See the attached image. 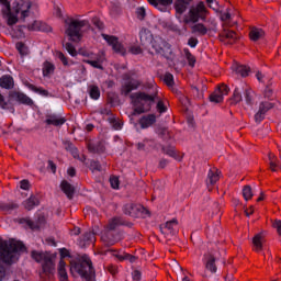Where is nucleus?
I'll use <instances>...</instances> for the list:
<instances>
[{
	"mask_svg": "<svg viewBox=\"0 0 281 281\" xmlns=\"http://www.w3.org/2000/svg\"><path fill=\"white\" fill-rule=\"evenodd\" d=\"M145 91L132 93L130 95L133 106H135L132 115H142V113H148L153 109L155 102H157L156 109L158 113H166L168 108L164 104V101L159 99V89L155 83H146Z\"/></svg>",
	"mask_w": 281,
	"mask_h": 281,
	"instance_id": "1",
	"label": "nucleus"
},
{
	"mask_svg": "<svg viewBox=\"0 0 281 281\" xmlns=\"http://www.w3.org/2000/svg\"><path fill=\"white\" fill-rule=\"evenodd\" d=\"M70 273L76 278L79 276L85 281L95 280V269L93 262L87 255H82L70 261Z\"/></svg>",
	"mask_w": 281,
	"mask_h": 281,
	"instance_id": "2",
	"label": "nucleus"
},
{
	"mask_svg": "<svg viewBox=\"0 0 281 281\" xmlns=\"http://www.w3.org/2000/svg\"><path fill=\"white\" fill-rule=\"evenodd\" d=\"M25 244L19 240L1 241L0 243V260L5 265H12L19 251H25Z\"/></svg>",
	"mask_w": 281,
	"mask_h": 281,
	"instance_id": "3",
	"label": "nucleus"
},
{
	"mask_svg": "<svg viewBox=\"0 0 281 281\" xmlns=\"http://www.w3.org/2000/svg\"><path fill=\"white\" fill-rule=\"evenodd\" d=\"M66 25L65 34L69 36V41L72 43H79L82 38V27L89 25L87 20H75L74 18H68L64 21Z\"/></svg>",
	"mask_w": 281,
	"mask_h": 281,
	"instance_id": "4",
	"label": "nucleus"
},
{
	"mask_svg": "<svg viewBox=\"0 0 281 281\" xmlns=\"http://www.w3.org/2000/svg\"><path fill=\"white\" fill-rule=\"evenodd\" d=\"M31 258L35 260V262H42V271L48 278H52L56 271V263H54V256L49 252L32 250Z\"/></svg>",
	"mask_w": 281,
	"mask_h": 281,
	"instance_id": "5",
	"label": "nucleus"
},
{
	"mask_svg": "<svg viewBox=\"0 0 281 281\" xmlns=\"http://www.w3.org/2000/svg\"><path fill=\"white\" fill-rule=\"evenodd\" d=\"M207 14L209 11L205 7V2L200 1L196 5H192L189 9V20H184V23H199V21H205V19H207Z\"/></svg>",
	"mask_w": 281,
	"mask_h": 281,
	"instance_id": "6",
	"label": "nucleus"
},
{
	"mask_svg": "<svg viewBox=\"0 0 281 281\" xmlns=\"http://www.w3.org/2000/svg\"><path fill=\"white\" fill-rule=\"evenodd\" d=\"M123 214L132 218H146L150 216V212L140 204L127 203L123 206Z\"/></svg>",
	"mask_w": 281,
	"mask_h": 281,
	"instance_id": "7",
	"label": "nucleus"
},
{
	"mask_svg": "<svg viewBox=\"0 0 281 281\" xmlns=\"http://www.w3.org/2000/svg\"><path fill=\"white\" fill-rule=\"evenodd\" d=\"M151 47L155 49L156 54H160V56H164V58L168 59L172 55V48H170L168 42H166V40H164L161 36L154 37Z\"/></svg>",
	"mask_w": 281,
	"mask_h": 281,
	"instance_id": "8",
	"label": "nucleus"
},
{
	"mask_svg": "<svg viewBox=\"0 0 281 281\" xmlns=\"http://www.w3.org/2000/svg\"><path fill=\"white\" fill-rule=\"evenodd\" d=\"M123 80H126L127 82L123 83L121 87V95H128L132 91H135L142 87V81L131 78L130 74L123 75Z\"/></svg>",
	"mask_w": 281,
	"mask_h": 281,
	"instance_id": "9",
	"label": "nucleus"
},
{
	"mask_svg": "<svg viewBox=\"0 0 281 281\" xmlns=\"http://www.w3.org/2000/svg\"><path fill=\"white\" fill-rule=\"evenodd\" d=\"M102 38H104L108 42V44L111 45L115 54H121V56H125L126 48H124V45L120 43V40L117 38V36L102 34Z\"/></svg>",
	"mask_w": 281,
	"mask_h": 281,
	"instance_id": "10",
	"label": "nucleus"
},
{
	"mask_svg": "<svg viewBox=\"0 0 281 281\" xmlns=\"http://www.w3.org/2000/svg\"><path fill=\"white\" fill-rule=\"evenodd\" d=\"M13 8L15 14L21 12L22 19H26V16H30V8H32V2H30V0H15L13 2Z\"/></svg>",
	"mask_w": 281,
	"mask_h": 281,
	"instance_id": "11",
	"label": "nucleus"
},
{
	"mask_svg": "<svg viewBox=\"0 0 281 281\" xmlns=\"http://www.w3.org/2000/svg\"><path fill=\"white\" fill-rule=\"evenodd\" d=\"M1 5L4 7V9H2V14L3 16H7V23L8 25L12 26V25H16V23H19V18L14 14H12V7L10 5V1L8 0H0Z\"/></svg>",
	"mask_w": 281,
	"mask_h": 281,
	"instance_id": "12",
	"label": "nucleus"
},
{
	"mask_svg": "<svg viewBox=\"0 0 281 281\" xmlns=\"http://www.w3.org/2000/svg\"><path fill=\"white\" fill-rule=\"evenodd\" d=\"M229 93V87L227 85L222 83L217 86V89L210 95V101L214 102L215 104H220L223 102V97Z\"/></svg>",
	"mask_w": 281,
	"mask_h": 281,
	"instance_id": "13",
	"label": "nucleus"
},
{
	"mask_svg": "<svg viewBox=\"0 0 281 281\" xmlns=\"http://www.w3.org/2000/svg\"><path fill=\"white\" fill-rule=\"evenodd\" d=\"M45 223H46V220L43 215H38L36 222L30 220L29 217L20 220V224L27 225V227H30V229H41V227H43L45 225Z\"/></svg>",
	"mask_w": 281,
	"mask_h": 281,
	"instance_id": "14",
	"label": "nucleus"
},
{
	"mask_svg": "<svg viewBox=\"0 0 281 281\" xmlns=\"http://www.w3.org/2000/svg\"><path fill=\"white\" fill-rule=\"evenodd\" d=\"M65 122H67V119L60 114H47L45 120V124H47V126L56 127L63 126Z\"/></svg>",
	"mask_w": 281,
	"mask_h": 281,
	"instance_id": "15",
	"label": "nucleus"
},
{
	"mask_svg": "<svg viewBox=\"0 0 281 281\" xmlns=\"http://www.w3.org/2000/svg\"><path fill=\"white\" fill-rule=\"evenodd\" d=\"M204 258L206 260L205 269H207V271H211V273H216V252H214V250H210L207 254L204 255Z\"/></svg>",
	"mask_w": 281,
	"mask_h": 281,
	"instance_id": "16",
	"label": "nucleus"
},
{
	"mask_svg": "<svg viewBox=\"0 0 281 281\" xmlns=\"http://www.w3.org/2000/svg\"><path fill=\"white\" fill-rule=\"evenodd\" d=\"M9 95L11 100H15V102H20V104H27L29 106H32V104H34V101H32V99L23 92L13 91L10 92Z\"/></svg>",
	"mask_w": 281,
	"mask_h": 281,
	"instance_id": "17",
	"label": "nucleus"
},
{
	"mask_svg": "<svg viewBox=\"0 0 281 281\" xmlns=\"http://www.w3.org/2000/svg\"><path fill=\"white\" fill-rule=\"evenodd\" d=\"M220 41L233 45L235 41H238V34L234 31L224 30L220 33Z\"/></svg>",
	"mask_w": 281,
	"mask_h": 281,
	"instance_id": "18",
	"label": "nucleus"
},
{
	"mask_svg": "<svg viewBox=\"0 0 281 281\" xmlns=\"http://www.w3.org/2000/svg\"><path fill=\"white\" fill-rule=\"evenodd\" d=\"M120 225H124L125 227H133V222H127L124 221V218L122 217H113L112 220L109 221L108 224V229H110L111 232L117 229V227H120Z\"/></svg>",
	"mask_w": 281,
	"mask_h": 281,
	"instance_id": "19",
	"label": "nucleus"
},
{
	"mask_svg": "<svg viewBox=\"0 0 281 281\" xmlns=\"http://www.w3.org/2000/svg\"><path fill=\"white\" fill-rule=\"evenodd\" d=\"M194 0H175L173 8L177 14H184Z\"/></svg>",
	"mask_w": 281,
	"mask_h": 281,
	"instance_id": "20",
	"label": "nucleus"
},
{
	"mask_svg": "<svg viewBox=\"0 0 281 281\" xmlns=\"http://www.w3.org/2000/svg\"><path fill=\"white\" fill-rule=\"evenodd\" d=\"M218 179H221V171H218L217 168L210 169L207 173V179H206V186L209 188V191H212L210 186H215Z\"/></svg>",
	"mask_w": 281,
	"mask_h": 281,
	"instance_id": "21",
	"label": "nucleus"
},
{
	"mask_svg": "<svg viewBox=\"0 0 281 281\" xmlns=\"http://www.w3.org/2000/svg\"><path fill=\"white\" fill-rule=\"evenodd\" d=\"M87 148L89 153H92V155H101V153H104L105 150L104 143H102V140L97 143L89 142Z\"/></svg>",
	"mask_w": 281,
	"mask_h": 281,
	"instance_id": "22",
	"label": "nucleus"
},
{
	"mask_svg": "<svg viewBox=\"0 0 281 281\" xmlns=\"http://www.w3.org/2000/svg\"><path fill=\"white\" fill-rule=\"evenodd\" d=\"M57 273L59 281H69V274H67V262H65V260H59Z\"/></svg>",
	"mask_w": 281,
	"mask_h": 281,
	"instance_id": "23",
	"label": "nucleus"
},
{
	"mask_svg": "<svg viewBox=\"0 0 281 281\" xmlns=\"http://www.w3.org/2000/svg\"><path fill=\"white\" fill-rule=\"evenodd\" d=\"M95 243V234L93 232H87L83 234L82 238L79 241L80 247H89Z\"/></svg>",
	"mask_w": 281,
	"mask_h": 281,
	"instance_id": "24",
	"label": "nucleus"
},
{
	"mask_svg": "<svg viewBox=\"0 0 281 281\" xmlns=\"http://www.w3.org/2000/svg\"><path fill=\"white\" fill-rule=\"evenodd\" d=\"M179 225V221L177 218H173L165 224V227H160V231L162 234H171V236H175L177 232L175 231V227Z\"/></svg>",
	"mask_w": 281,
	"mask_h": 281,
	"instance_id": "25",
	"label": "nucleus"
},
{
	"mask_svg": "<svg viewBox=\"0 0 281 281\" xmlns=\"http://www.w3.org/2000/svg\"><path fill=\"white\" fill-rule=\"evenodd\" d=\"M140 44L142 45H150L155 38H153V33L148 29H142L139 32Z\"/></svg>",
	"mask_w": 281,
	"mask_h": 281,
	"instance_id": "26",
	"label": "nucleus"
},
{
	"mask_svg": "<svg viewBox=\"0 0 281 281\" xmlns=\"http://www.w3.org/2000/svg\"><path fill=\"white\" fill-rule=\"evenodd\" d=\"M60 188L64 191V194H66L68 199H74V194L76 193V188H74L71 183H69L67 180H63L60 183Z\"/></svg>",
	"mask_w": 281,
	"mask_h": 281,
	"instance_id": "27",
	"label": "nucleus"
},
{
	"mask_svg": "<svg viewBox=\"0 0 281 281\" xmlns=\"http://www.w3.org/2000/svg\"><path fill=\"white\" fill-rule=\"evenodd\" d=\"M13 210H19L16 202H0V212L2 214H11Z\"/></svg>",
	"mask_w": 281,
	"mask_h": 281,
	"instance_id": "28",
	"label": "nucleus"
},
{
	"mask_svg": "<svg viewBox=\"0 0 281 281\" xmlns=\"http://www.w3.org/2000/svg\"><path fill=\"white\" fill-rule=\"evenodd\" d=\"M155 122H157V116L155 114L145 115L139 120L140 128H148L149 126H153Z\"/></svg>",
	"mask_w": 281,
	"mask_h": 281,
	"instance_id": "29",
	"label": "nucleus"
},
{
	"mask_svg": "<svg viewBox=\"0 0 281 281\" xmlns=\"http://www.w3.org/2000/svg\"><path fill=\"white\" fill-rule=\"evenodd\" d=\"M1 89H14V78L9 75H4L0 78Z\"/></svg>",
	"mask_w": 281,
	"mask_h": 281,
	"instance_id": "30",
	"label": "nucleus"
},
{
	"mask_svg": "<svg viewBox=\"0 0 281 281\" xmlns=\"http://www.w3.org/2000/svg\"><path fill=\"white\" fill-rule=\"evenodd\" d=\"M147 1L150 5H154V8H157V10H160V12H164L162 8H166V5H172V0H147Z\"/></svg>",
	"mask_w": 281,
	"mask_h": 281,
	"instance_id": "31",
	"label": "nucleus"
},
{
	"mask_svg": "<svg viewBox=\"0 0 281 281\" xmlns=\"http://www.w3.org/2000/svg\"><path fill=\"white\" fill-rule=\"evenodd\" d=\"M250 41H260V38H265V31L262 29L252 27L249 32Z\"/></svg>",
	"mask_w": 281,
	"mask_h": 281,
	"instance_id": "32",
	"label": "nucleus"
},
{
	"mask_svg": "<svg viewBox=\"0 0 281 281\" xmlns=\"http://www.w3.org/2000/svg\"><path fill=\"white\" fill-rule=\"evenodd\" d=\"M38 199L34 195H31L29 199H26L23 202V206L27 210V212L34 210V207H36V205H38Z\"/></svg>",
	"mask_w": 281,
	"mask_h": 281,
	"instance_id": "33",
	"label": "nucleus"
},
{
	"mask_svg": "<svg viewBox=\"0 0 281 281\" xmlns=\"http://www.w3.org/2000/svg\"><path fill=\"white\" fill-rule=\"evenodd\" d=\"M233 70L235 71V74L241 76V78H247L250 71L249 67L243 65H235L233 67Z\"/></svg>",
	"mask_w": 281,
	"mask_h": 281,
	"instance_id": "34",
	"label": "nucleus"
},
{
	"mask_svg": "<svg viewBox=\"0 0 281 281\" xmlns=\"http://www.w3.org/2000/svg\"><path fill=\"white\" fill-rule=\"evenodd\" d=\"M64 146H65V150L70 153L74 159H78V148L74 143H71L70 140H66L64 142Z\"/></svg>",
	"mask_w": 281,
	"mask_h": 281,
	"instance_id": "35",
	"label": "nucleus"
},
{
	"mask_svg": "<svg viewBox=\"0 0 281 281\" xmlns=\"http://www.w3.org/2000/svg\"><path fill=\"white\" fill-rule=\"evenodd\" d=\"M25 87H27V89H30L31 91H34V93H38L40 95H44V98H47V95H49V91L43 89V88H38L30 82H25Z\"/></svg>",
	"mask_w": 281,
	"mask_h": 281,
	"instance_id": "36",
	"label": "nucleus"
},
{
	"mask_svg": "<svg viewBox=\"0 0 281 281\" xmlns=\"http://www.w3.org/2000/svg\"><path fill=\"white\" fill-rule=\"evenodd\" d=\"M254 95H256V92H254V90H251V88H247L244 91L245 102L248 106H254Z\"/></svg>",
	"mask_w": 281,
	"mask_h": 281,
	"instance_id": "37",
	"label": "nucleus"
},
{
	"mask_svg": "<svg viewBox=\"0 0 281 281\" xmlns=\"http://www.w3.org/2000/svg\"><path fill=\"white\" fill-rule=\"evenodd\" d=\"M56 70V66H54V64L49 63V61H45L44 66H43V76L45 78L49 77L50 74H54V71Z\"/></svg>",
	"mask_w": 281,
	"mask_h": 281,
	"instance_id": "38",
	"label": "nucleus"
},
{
	"mask_svg": "<svg viewBox=\"0 0 281 281\" xmlns=\"http://www.w3.org/2000/svg\"><path fill=\"white\" fill-rule=\"evenodd\" d=\"M192 32L194 34H201V36H205V34H207V27L203 23H198L192 26Z\"/></svg>",
	"mask_w": 281,
	"mask_h": 281,
	"instance_id": "39",
	"label": "nucleus"
},
{
	"mask_svg": "<svg viewBox=\"0 0 281 281\" xmlns=\"http://www.w3.org/2000/svg\"><path fill=\"white\" fill-rule=\"evenodd\" d=\"M255 251H262V234H257L252 238Z\"/></svg>",
	"mask_w": 281,
	"mask_h": 281,
	"instance_id": "40",
	"label": "nucleus"
},
{
	"mask_svg": "<svg viewBox=\"0 0 281 281\" xmlns=\"http://www.w3.org/2000/svg\"><path fill=\"white\" fill-rule=\"evenodd\" d=\"M161 153H164V155H168V157H172L173 159H178L177 150L172 146H162L161 147Z\"/></svg>",
	"mask_w": 281,
	"mask_h": 281,
	"instance_id": "41",
	"label": "nucleus"
},
{
	"mask_svg": "<svg viewBox=\"0 0 281 281\" xmlns=\"http://www.w3.org/2000/svg\"><path fill=\"white\" fill-rule=\"evenodd\" d=\"M154 142L150 139H144L143 142L136 145L137 150H150Z\"/></svg>",
	"mask_w": 281,
	"mask_h": 281,
	"instance_id": "42",
	"label": "nucleus"
},
{
	"mask_svg": "<svg viewBox=\"0 0 281 281\" xmlns=\"http://www.w3.org/2000/svg\"><path fill=\"white\" fill-rule=\"evenodd\" d=\"M15 47L21 56H27L30 54V48L23 42H18Z\"/></svg>",
	"mask_w": 281,
	"mask_h": 281,
	"instance_id": "43",
	"label": "nucleus"
},
{
	"mask_svg": "<svg viewBox=\"0 0 281 281\" xmlns=\"http://www.w3.org/2000/svg\"><path fill=\"white\" fill-rule=\"evenodd\" d=\"M183 52H184L186 58L189 63V66L194 67V65L196 64V57H194V55H192V53H190V49H188V48H184Z\"/></svg>",
	"mask_w": 281,
	"mask_h": 281,
	"instance_id": "44",
	"label": "nucleus"
},
{
	"mask_svg": "<svg viewBox=\"0 0 281 281\" xmlns=\"http://www.w3.org/2000/svg\"><path fill=\"white\" fill-rule=\"evenodd\" d=\"M243 196H244L245 201H251V199H254V191H251V186L244 187Z\"/></svg>",
	"mask_w": 281,
	"mask_h": 281,
	"instance_id": "45",
	"label": "nucleus"
},
{
	"mask_svg": "<svg viewBox=\"0 0 281 281\" xmlns=\"http://www.w3.org/2000/svg\"><path fill=\"white\" fill-rule=\"evenodd\" d=\"M238 102H243V94H240V90L236 88L231 99V104H238Z\"/></svg>",
	"mask_w": 281,
	"mask_h": 281,
	"instance_id": "46",
	"label": "nucleus"
},
{
	"mask_svg": "<svg viewBox=\"0 0 281 281\" xmlns=\"http://www.w3.org/2000/svg\"><path fill=\"white\" fill-rule=\"evenodd\" d=\"M273 106H276L273 103L265 101L259 104V111H262L263 114L267 115V112L271 111Z\"/></svg>",
	"mask_w": 281,
	"mask_h": 281,
	"instance_id": "47",
	"label": "nucleus"
},
{
	"mask_svg": "<svg viewBox=\"0 0 281 281\" xmlns=\"http://www.w3.org/2000/svg\"><path fill=\"white\" fill-rule=\"evenodd\" d=\"M108 122H110V124L114 128V131H122V122L117 121V119H115V116H110L108 119Z\"/></svg>",
	"mask_w": 281,
	"mask_h": 281,
	"instance_id": "48",
	"label": "nucleus"
},
{
	"mask_svg": "<svg viewBox=\"0 0 281 281\" xmlns=\"http://www.w3.org/2000/svg\"><path fill=\"white\" fill-rule=\"evenodd\" d=\"M89 95L92 100H98L100 98V88L98 86H90Z\"/></svg>",
	"mask_w": 281,
	"mask_h": 281,
	"instance_id": "49",
	"label": "nucleus"
},
{
	"mask_svg": "<svg viewBox=\"0 0 281 281\" xmlns=\"http://www.w3.org/2000/svg\"><path fill=\"white\" fill-rule=\"evenodd\" d=\"M27 30L30 32H38V31L43 30V22L34 21L32 24L27 25Z\"/></svg>",
	"mask_w": 281,
	"mask_h": 281,
	"instance_id": "50",
	"label": "nucleus"
},
{
	"mask_svg": "<svg viewBox=\"0 0 281 281\" xmlns=\"http://www.w3.org/2000/svg\"><path fill=\"white\" fill-rule=\"evenodd\" d=\"M116 258L121 261L128 260V262H135L137 260V257L126 252H124L123 255H116Z\"/></svg>",
	"mask_w": 281,
	"mask_h": 281,
	"instance_id": "51",
	"label": "nucleus"
},
{
	"mask_svg": "<svg viewBox=\"0 0 281 281\" xmlns=\"http://www.w3.org/2000/svg\"><path fill=\"white\" fill-rule=\"evenodd\" d=\"M158 135L164 139L165 142H168L170 139V132L166 127H161L158 130Z\"/></svg>",
	"mask_w": 281,
	"mask_h": 281,
	"instance_id": "52",
	"label": "nucleus"
},
{
	"mask_svg": "<svg viewBox=\"0 0 281 281\" xmlns=\"http://www.w3.org/2000/svg\"><path fill=\"white\" fill-rule=\"evenodd\" d=\"M90 170L92 172H101L102 171V165H100L99 161H95V160H91L90 162Z\"/></svg>",
	"mask_w": 281,
	"mask_h": 281,
	"instance_id": "53",
	"label": "nucleus"
},
{
	"mask_svg": "<svg viewBox=\"0 0 281 281\" xmlns=\"http://www.w3.org/2000/svg\"><path fill=\"white\" fill-rule=\"evenodd\" d=\"M83 63H87V65H91V67H94V69H103L102 65H100L99 58H97L94 60L86 59Z\"/></svg>",
	"mask_w": 281,
	"mask_h": 281,
	"instance_id": "54",
	"label": "nucleus"
},
{
	"mask_svg": "<svg viewBox=\"0 0 281 281\" xmlns=\"http://www.w3.org/2000/svg\"><path fill=\"white\" fill-rule=\"evenodd\" d=\"M164 80H165L167 87H172V85H175V77L170 72H167L165 75Z\"/></svg>",
	"mask_w": 281,
	"mask_h": 281,
	"instance_id": "55",
	"label": "nucleus"
},
{
	"mask_svg": "<svg viewBox=\"0 0 281 281\" xmlns=\"http://www.w3.org/2000/svg\"><path fill=\"white\" fill-rule=\"evenodd\" d=\"M65 47L70 56H78V52L76 50V47L71 45V43H66Z\"/></svg>",
	"mask_w": 281,
	"mask_h": 281,
	"instance_id": "56",
	"label": "nucleus"
},
{
	"mask_svg": "<svg viewBox=\"0 0 281 281\" xmlns=\"http://www.w3.org/2000/svg\"><path fill=\"white\" fill-rule=\"evenodd\" d=\"M136 14H137V19H139V21H144V19H146V9L144 7H140L136 10Z\"/></svg>",
	"mask_w": 281,
	"mask_h": 281,
	"instance_id": "57",
	"label": "nucleus"
},
{
	"mask_svg": "<svg viewBox=\"0 0 281 281\" xmlns=\"http://www.w3.org/2000/svg\"><path fill=\"white\" fill-rule=\"evenodd\" d=\"M56 56L58 59H60V61L63 63V65L65 67H67V65H69V60L67 59V56H65V54H63V52H57Z\"/></svg>",
	"mask_w": 281,
	"mask_h": 281,
	"instance_id": "58",
	"label": "nucleus"
},
{
	"mask_svg": "<svg viewBox=\"0 0 281 281\" xmlns=\"http://www.w3.org/2000/svg\"><path fill=\"white\" fill-rule=\"evenodd\" d=\"M110 184L113 190H117L120 188V179L117 177L110 178Z\"/></svg>",
	"mask_w": 281,
	"mask_h": 281,
	"instance_id": "59",
	"label": "nucleus"
},
{
	"mask_svg": "<svg viewBox=\"0 0 281 281\" xmlns=\"http://www.w3.org/2000/svg\"><path fill=\"white\" fill-rule=\"evenodd\" d=\"M92 23L98 30H104V23L100 21V18H93Z\"/></svg>",
	"mask_w": 281,
	"mask_h": 281,
	"instance_id": "60",
	"label": "nucleus"
},
{
	"mask_svg": "<svg viewBox=\"0 0 281 281\" xmlns=\"http://www.w3.org/2000/svg\"><path fill=\"white\" fill-rule=\"evenodd\" d=\"M272 227L277 229V234L281 236V221L280 220L272 221Z\"/></svg>",
	"mask_w": 281,
	"mask_h": 281,
	"instance_id": "61",
	"label": "nucleus"
},
{
	"mask_svg": "<svg viewBox=\"0 0 281 281\" xmlns=\"http://www.w3.org/2000/svg\"><path fill=\"white\" fill-rule=\"evenodd\" d=\"M269 166H270V170L272 172H278V168H281V164H280V160H277V161H272V162H269Z\"/></svg>",
	"mask_w": 281,
	"mask_h": 281,
	"instance_id": "62",
	"label": "nucleus"
},
{
	"mask_svg": "<svg viewBox=\"0 0 281 281\" xmlns=\"http://www.w3.org/2000/svg\"><path fill=\"white\" fill-rule=\"evenodd\" d=\"M262 120H265V113L258 110V112L255 114V122H257V124H260Z\"/></svg>",
	"mask_w": 281,
	"mask_h": 281,
	"instance_id": "63",
	"label": "nucleus"
},
{
	"mask_svg": "<svg viewBox=\"0 0 281 281\" xmlns=\"http://www.w3.org/2000/svg\"><path fill=\"white\" fill-rule=\"evenodd\" d=\"M20 188L21 190H30V180H22L20 182Z\"/></svg>",
	"mask_w": 281,
	"mask_h": 281,
	"instance_id": "64",
	"label": "nucleus"
}]
</instances>
